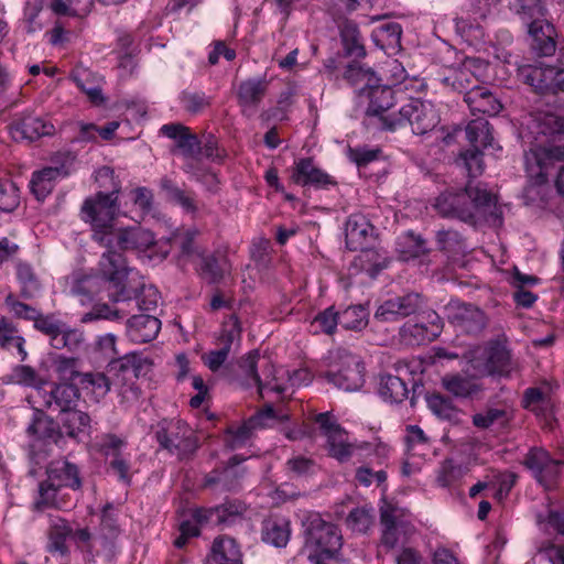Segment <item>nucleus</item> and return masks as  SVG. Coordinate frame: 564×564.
<instances>
[{
	"label": "nucleus",
	"instance_id": "nucleus-1",
	"mask_svg": "<svg viewBox=\"0 0 564 564\" xmlns=\"http://www.w3.org/2000/svg\"><path fill=\"white\" fill-rule=\"evenodd\" d=\"M154 242L153 234L141 227L115 229L112 247L102 253L99 261V273L108 283L107 292L111 302H127L133 299V292L126 285L128 275L126 260L112 248L141 252L150 249Z\"/></svg>",
	"mask_w": 564,
	"mask_h": 564
},
{
	"label": "nucleus",
	"instance_id": "nucleus-2",
	"mask_svg": "<svg viewBox=\"0 0 564 564\" xmlns=\"http://www.w3.org/2000/svg\"><path fill=\"white\" fill-rule=\"evenodd\" d=\"M496 206L495 197L485 188L467 184L459 192L446 191L440 194L433 208L443 217L458 218L466 223H475L485 217Z\"/></svg>",
	"mask_w": 564,
	"mask_h": 564
},
{
	"label": "nucleus",
	"instance_id": "nucleus-3",
	"mask_svg": "<svg viewBox=\"0 0 564 564\" xmlns=\"http://www.w3.org/2000/svg\"><path fill=\"white\" fill-rule=\"evenodd\" d=\"M119 186L110 193L98 192L85 198L80 207V219L90 226L91 238L100 246L110 248L113 242L115 220L119 212Z\"/></svg>",
	"mask_w": 564,
	"mask_h": 564
},
{
	"label": "nucleus",
	"instance_id": "nucleus-4",
	"mask_svg": "<svg viewBox=\"0 0 564 564\" xmlns=\"http://www.w3.org/2000/svg\"><path fill=\"white\" fill-rule=\"evenodd\" d=\"M155 438L161 448L180 459L191 457L199 447L195 431L183 420H162L155 429Z\"/></svg>",
	"mask_w": 564,
	"mask_h": 564
},
{
	"label": "nucleus",
	"instance_id": "nucleus-5",
	"mask_svg": "<svg viewBox=\"0 0 564 564\" xmlns=\"http://www.w3.org/2000/svg\"><path fill=\"white\" fill-rule=\"evenodd\" d=\"M239 369L246 387L257 386L260 394L270 390L282 394L286 386L280 382L276 369L269 358H261L257 350L250 351L241 358Z\"/></svg>",
	"mask_w": 564,
	"mask_h": 564
},
{
	"label": "nucleus",
	"instance_id": "nucleus-6",
	"mask_svg": "<svg viewBox=\"0 0 564 564\" xmlns=\"http://www.w3.org/2000/svg\"><path fill=\"white\" fill-rule=\"evenodd\" d=\"M306 544L314 549L310 556L335 557L343 545L340 530L333 523L326 522L318 513H311L304 522Z\"/></svg>",
	"mask_w": 564,
	"mask_h": 564
},
{
	"label": "nucleus",
	"instance_id": "nucleus-7",
	"mask_svg": "<svg viewBox=\"0 0 564 564\" xmlns=\"http://www.w3.org/2000/svg\"><path fill=\"white\" fill-rule=\"evenodd\" d=\"M438 122L440 116L432 102L410 99L398 110V117L389 122V130L410 124L414 134L423 135L432 131Z\"/></svg>",
	"mask_w": 564,
	"mask_h": 564
},
{
	"label": "nucleus",
	"instance_id": "nucleus-8",
	"mask_svg": "<svg viewBox=\"0 0 564 564\" xmlns=\"http://www.w3.org/2000/svg\"><path fill=\"white\" fill-rule=\"evenodd\" d=\"M143 359L135 352H130L108 364L107 372L111 384L123 397L137 399L139 395L135 380L142 370Z\"/></svg>",
	"mask_w": 564,
	"mask_h": 564
},
{
	"label": "nucleus",
	"instance_id": "nucleus-9",
	"mask_svg": "<svg viewBox=\"0 0 564 564\" xmlns=\"http://www.w3.org/2000/svg\"><path fill=\"white\" fill-rule=\"evenodd\" d=\"M337 369L328 371L326 379L344 391H356L365 382V367L360 357L346 349L336 352Z\"/></svg>",
	"mask_w": 564,
	"mask_h": 564
},
{
	"label": "nucleus",
	"instance_id": "nucleus-10",
	"mask_svg": "<svg viewBox=\"0 0 564 564\" xmlns=\"http://www.w3.org/2000/svg\"><path fill=\"white\" fill-rule=\"evenodd\" d=\"M380 520L382 525L381 544L389 550L406 543L414 532V527L404 518L403 510L398 507L388 505L382 508Z\"/></svg>",
	"mask_w": 564,
	"mask_h": 564
},
{
	"label": "nucleus",
	"instance_id": "nucleus-11",
	"mask_svg": "<svg viewBox=\"0 0 564 564\" xmlns=\"http://www.w3.org/2000/svg\"><path fill=\"white\" fill-rule=\"evenodd\" d=\"M369 105L366 111L370 124L389 130V122L398 117V111H391L394 95L391 87L373 84L368 90Z\"/></svg>",
	"mask_w": 564,
	"mask_h": 564
},
{
	"label": "nucleus",
	"instance_id": "nucleus-12",
	"mask_svg": "<svg viewBox=\"0 0 564 564\" xmlns=\"http://www.w3.org/2000/svg\"><path fill=\"white\" fill-rule=\"evenodd\" d=\"M315 422L327 440L328 453L339 462H346L354 452V445L348 442L346 431L337 423L329 412L319 413Z\"/></svg>",
	"mask_w": 564,
	"mask_h": 564
},
{
	"label": "nucleus",
	"instance_id": "nucleus-13",
	"mask_svg": "<svg viewBox=\"0 0 564 564\" xmlns=\"http://www.w3.org/2000/svg\"><path fill=\"white\" fill-rule=\"evenodd\" d=\"M564 161V145L533 147L524 153L528 175L536 183H544L555 162Z\"/></svg>",
	"mask_w": 564,
	"mask_h": 564
},
{
	"label": "nucleus",
	"instance_id": "nucleus-14",
	"mask_svg": "<svg viewBox=\"0 0 564 564\" xmlns=\"http://www.w3.org/2000/svg\"><path fill=\"white\" fill-rule=\"evenodd\" d=\"M451 324L467 334H477L486 326L485 313L473 304L451 300L444 307Z\"/></svg>",
	"mask_w": 564,
	"mask_h": 564
},
{
	"label": "nucleus",
	"instance_id": "nucleus-15",
	"mask_svg": "<svg viewBox=\"0 0 564 564\" xmlns=\"http://www.w3.org/2000/svg\"><path fill=\"white\" fill-rule=\"evenodd\" d=\"M288 419L285 414H278L272 405H265V408L245 421L239 426H231L227 430V444L231 448H237L246 444L252 433L258 427L272 426L275 422H281Z\"/></svg>",
	"mask_w": 564,
	"mask_h": 564
},
{
	"label": "nucleus",
	"instance_id": "nucleus-16",
	"mask_svg": "<svg viewBox=\"0 0 564 564\" xmlns=\"http://www.w3.org/2000/svg\"><path fill=\"white\" fill-rule=\"evenodd\" d=\"M524 465L546 490L555 486L560 476L561 462L551 458L545 449L531 448L524 458Z\"/></svg>",
	"mask_w": 564,
	"mask_h": 564
},
{
	"label": "nucleus",
	"instance_id": "nucleus-17",
	"mask_svg": "<svg viewBox=\"0 0 564 564\" xmlns=\"http://www.w3.org/2000/svg\"><path fill=\"white\" fill-rule=\"evenodd\" d=\"M422 305V297L417 293H408L403 296L389 299L380 304L375 313L379 322H397L417 312Z\"/></svg>",
	"mask_w": 564,
	"mask_h": 564
},
{
	"label": "nucleus",
	"instance_id": "nucleus-18",
	"mask_svg": "<svg viewBox=\"0 0 564 564\" xmlns=\"http://www.w3.org/2000/svg\"><path fill=\"white\" fill-rule=\"evenodd\" d=\"M198 230L195 228H177L167 238L172 247L176 249V259L180 267L194 263L203 256L204 248L196 242Z\"/></svg>",
	"mask_w": 564,
	"mask_h": 564
},
{
	"label": "nucleus",
	"instance_id": "nucleus-19",
	"mask_svg": "<svg viewBox=\"0 0 564 564\" xmlns=\"http://www.w3.org/2000/svg\"><path fill=\"white\" fill-rule=\"evenodd\" d=\"M291 178L297 185L317 189H327L337 184L332 175L316 166L310 158L300 159L295 162Z\"/></svg>",
	"mask_w": 564,
	"mask_h": 564
},
{
	"label": "nucleus",
	"instance_id": "nucleus-20",
	"mask_svg": "<svg viewBox=\"0 0 564 564\" xmlns=\"http://www.w3.org/2000/svg\"><path fill=\"white\" fill-rule=\"evenodd\" d=\"M269 82L264 78H249L241 82L237 89V102L241 113L252 117L268 93Z\"/></svg>",
	"mask_w": 564,
	"mask_h": 564
},
{
	"label": "nucleus",
	"instance_id": "nucleus-21",
	"mask_svg": "<svg viewBox=\"0 0 564 564\" xmlns=\"http://www.w3.org/2000/svg\"><path fill=\"white\" fill-rule=\"evenodd\" d=\"M375 237V227L362 214L348 217L345 228L346 246L351 251L367 247Z\"/></svg>",
	"mask_w": 564,
	"mask_h": 564
},
{
	"label": "nucleus",
	"instance_id": "nucleus-22",
	"mask_svg": "<svg viewBox=\"0 0 564 564\" xmlns=\"http://www.w3.org/2000/svg\"><path fill=\"white\" fill-rule=\"evenodd\" d=\"M247 507L240 500H226L224 503L209 509L194 510V518L198 522H214L227 524L236 521L246 512Z\"/></svg>",
	"mask_w": 564,
	"mask_h": 564
},
{
	"label": "nucleus",
	"instance_id": "nucleus-23",
	"mask_svg": "<svg viewBox=\"0 0 564 564\" xmlns=\"http://www.w3.org/2000/svg\"><path fill=\"white\" fill-rule=\"evenodd\" d=\"M160 329V319L149 314L134 315L127 322V335L135 344L153 340Z\"/></svg>",
	"mask_w": 564,
	"mask_h": 564
},
{
	"label": "nucleus",
	"instance_id": "nucleus-24",
	"mask_svg": "<svg viewBox=\"0 0 564 564\" xmlns=\"http://www.w3.org/2000/svg\"><path fill=\"white\" fill-rule=\"evenodd\" d=\"M529 33L532 36V48L541 56H551L556 50L554 40L555 29L543 19H534L529 24Z\"/></svg>",
	"mask_w": 564,
	"mask_h": 564
},
{
	"label": "nucleus",
	"instance_id": "nucleus-25",
	"mask_svg": "<svg viewBox=\"0 0 564 564\" xmlns=\"http://www.w3.org/2000/svg\"><path fill=\"white\" fill-rule=\"evenodd\" d=\"M42 397L47 409L65 413L76 406L79 392L73 383H59L48 393L44 392Z\"/></svg>",
	"mask_w": 564,
	"mask_h": 564
},
{
	"label": "nucleus",
	"instance_id": "nucleus-26",
	"mask_svg": "<svg viewBox=\"0 0 564 564\" xmlns=\"http://www.w3.org/2000/svg\"><path fill=\"white\" fill-rule=\"evenodd\" d=\"M161 133L176 141L177 148L183 155L192 159L199 156V140L191 133L189 128L182 123L163 124L160 129Z\"/></svg>",
	"mask_w": 564,
	"mask_h": 564
},
{
	"label": "nucleus",
	"instance_id": "nucleus-27",
	"mask_svg": "<svg viewBox=\"0 0 564 564\" xmlns=\"http://www.w3.org/2000/svg\"><path fill=\"white\" fill-rule=\"evenodd\" d=\"M262 541L275 547L286 546L291 536L290 521L285 517L270 516L261 527Z\"/></svg>",
	"mask_w": 564,
	"mask_h": 564
},
{
	"label": "nucleus",
	"instance_id": "nucleus-28",
	"mask_svg": "<svg viewBox=\"0 0 564 564\" xmlns=\"http://www.w3.org/2000/svg\"><path fill=\"white\" fill-rule=\"evenodd\" d=\"M240 462L241 459L238 460L237 456H234L227 467L221 470H213L206 476L205 486L219 492L235 490L239 486L240 470L238 465Z\"/></svg>",
	"mask_w": 564,
	"mask_h": 564
},
{
	"label": "nucleus",
	"instance_id": "nucleus-29",
	"mask_svg": "<svg viewBox=\"0 0 564 564\" xmlns=\"http://www.w3.org/2000/svg\"><path fill=\"white\" fill-rule=\"evenodd\" d=\"M54 131L55 128L51 122L35 116H28L11 128L12 137L15 140L26 139L32 141L40 137L51 135Z\"/></svg>",
	"mask_w": 564,
	"mask_h": 564
},
{
	"label": "nucleus",
	"instance_id": "nucleus-30",
	"mask_svg": "<svg viewBox=\"0 0 564 564\" xmlns=\"http://www.w3.org/2000/svg\"><path fill=\"white\" fill-rule=\"evenodd\" d=\"M470 111L476 115L496 116L502 108L500 101L486 87H476L467 93V100Z\"/></svg>",
	"mask_w": 564,
	"mask_h": 564
},
{
	"label": "nucleus",
	"instance_id": "nucleus-31",
	"mask_svg": "<svg viewBox=\"0 0 564 564\" xmlns=\"http://www.w3.org/2000/svg\"><path fill=\"white\" fill-rule=\"evenodd\" d=\"M198 264L196 271L202 279L208 283H218L224 276L230 272V264L226 258H217L214 254L203 256L197 259Z\"/></svg>",
	"mask_w": 564,
	"mask_h": 564
},
{
	"label": "nucleus",
	"instance_id": "nucleus-32",
	"mask_svg": "<svg viewBox=\"0 0 564 564\" xmlns=\"http://www.w3.org/2000/svg\"><path fill=\"white\" fill-rule=\"evenodd\" d=\"M66 175L67 171L63 166H50L34 172L30 182L31 191L39 200H42L53 191L55 180Z\"/></svg>",
	"mask_w": 564,
	"mask_h": 564
},
{
	"label": "nucleus",
	"instance_id": "nucleus-33",
	"mask_svg": "<svg viewBox=\"0 0 564 564\" xmlns=\"http://www.w3.org/2000/svg\"><path fill=\"white\" fill-rule=\"evenodd\" d=\"M47 476L61 489L68 487L76 490L82 486L77 467L66 460L53 463L47 470Z\"/></svg>",
	"mask_w": 564,
	"mask_h": 564
},
{
	"label": "nucleus",
	"instance_id": "nucleus-34",
	"mask_svg": "<svg viewBox=\"0 0 564 564\" xmlns=\"http://www.w3.org/2000/svg\"><path fill=\"white\" fill-rule=\"evenodd\" d=\"M213 560L217 564H242V553L236 540L230 536L215 539L212 547Z\"/></svg>",
	"mask_w": 564,
	"mask_h": 564
},
{
	"label": "nucleus",
	"instance_id": "nucleus-35",
	"mask_svg": "<svg viewBox=\"0 0 564 564\" xmlns=\"http://www.w3.org/2000/svg\"><path fill=\"white\" fill-rule=\"evenodd\" d=\"M512 419L511 410L503 406H490L473 415V424L480 430H487L492 426L505 427Z\"/></svg>",
	"mask_w": 564,
	"mask_h": 564
},
{
	"label": "nucleus",
	"instance_id": "nucleus-36",
	"mask_svg": "<svg viewBox=\"0 0 564 564\" xmlns=\"http://www.w3.org/2000/svg\"><path fill=\"white\" fill-rule=\"evenodd\" d=\"M521 79L533 87L540 94H546L550 90L552 76V66H532L523 65L519 68Z\"/></svg>",
	"mask_w": 564,
	"mask_h": 564
},
{
	"label": "nucleus",
	"instance_id": "nucleus-37",
	"mask_svg": "<svg viewBox=\"0 0 564 564\" xmlns=\"http://www.w3.org/2000/svg\"><path fill=\"white\" fill-rule=\"evenodd\" d=\"M360 253L355 258L352 264L356 269L366 272L370 278H376L379 272L388 267V259L377 250L365 247L359 249Z\"/></svg>",
	"mask_w": 564,
	"mask_h": 564
},
{
	"label": "nucleus",
	"instance_id": "nucleus-38",
	"mask_svg": "<svg viewBox=\"0 0 564 564\" xmlns=\"http://www.w3.org/2000/svg\"><path fill=\"white\" fill-rule=\"evenodd\" d=\"M379 394L388 402L401 403L408 399L409 388L400 377L387 373L380 377Z\"/></svg>",
	"mask_w": 564,
	"mask_h": 564
},
{
	"label": "nucleus",
	"instance_id": "nucleus-39",
	"mask_svg": "<svg viewBox=\"0 0 564 564\" xmlns=\"http://www.w3.org/2000/svg\"><path fill=\"white\" fill-rule=\"evenodd\" d=\"M340 39L347 56L356 58L366 56L364 41L356 23L346 21L340 28Z\"/></svg>",
	"mask_w": 564,
	"mask_h": 564
},
{
	"label": "nucleus",
	"instance_id": "nucleus-40",
	"mask_svg": "<svg viewBox=\"0 0 564 564\" xmlns=\"http://www.w3.org/2000/svg\"><path fill=\"white\" fill-rule=\"evenodd\" d=\"M397 251L401 260L409 261L425 256L429 248L421 236L408 231L398 238Z\"/></svg>",
	"mask_w": 564,
	"mask_h": 564
},
{
	"label": "nucleus",
	"instance_id": "nucleus-41",
	"mask_svg": "<svg viewBox=\"0 0 564 564\" xmlns=\"http://www.w3.org/2000/svg\"><path fill=\"white\" fill-rule=\"evenodd\" d=\"M343 78L354 87H360L362 91L368 90L379 79L371 68H365L357 62L349 63L344 73Z\"/></svg>",
	"mask_w": 564,
	"mask_h": 564
},
{
	"label": "nucleus",
	"instance_id": "nucleus-42",
	"mask_svg": "<svg viewBox=\"0 0 564 564\" xmlns=\"http://www.w3.org/2000/svg\"><path fill=\"white\" fill-rule=\"evenodd\" d=\"M466 137L474 149L494 148L490 124L484 118L474 119L467 124Z\"/></svg>",
	"mask_w": 564,
	"mask_h": 564
},
{
	"label": "nucleus",
	"instance_id": "nucleus-43",
	"mask_svg": "<svg viewBox=\"0 0 564 564\" xmlns=\"http://www.w3.org/2000/svg\"><path fill=\"white\" fill-rule=\"evenodd\" d=\"M442 386L446 391L458 398H467L480 391V387L475 380L459 375L443 377Z\"/></svg>",
	"mask_w": 564,
	"mask_h": 564
},
{
	"label": "nucleus",
	"instance_id": "nucleus-44",
	"mask_svg": "<svg viewBox=\"0 0 564 564\" xmlns=\"http://www.w3.org/2000/svg\"><path fill=\"white\" fill-rule=\"evenodd\" d=\"M369 313L362 305H351L339 312V325L347 330H362L368 325Z\"/></svg>",
	"mask_w": 564,
	"mask_h": 564
},
{
	"label": "nucleus",
	"instance_id": "nucleus-45",
	"mask_svg": "<svg viewBox=\"0 0 564 564\" xmlns=\"http://www.w3.org/2000/svg\"><path fill=\"white\" fill-rule=\"evenodd\" d=\"M400 337L406 345L419 346L435 339V333L427 329L424 322L405 323L400 328Z\"/></svg>",
	"mask_w": 564,
	"mask_h": 564
},
{
	"label": "nucleus",
	"instance_id": "nucleus-46",
	"mask_svg": "<svg viewBox=\"0 0 564 564\" xmlns=\"http://www.w3.org/2000/svg\"><path fill=\"white\" fill-rule=\"evenodd\" d=\"M70 534L72 528L67 521L64 519L54 520L50 529V542L47 545L48 552L66 554L68 552L66 540Z\"/></svg>",
	"mask_w": 564,
	"mask_h": 564
},
{
	"label": "nucleus",
	"instance_id": "nucleus-47",
	"mask_svg": "<svg viewBox=\"0 0 564 564\" xmlns=\"http://www.w3.org/2000/svg\"><path fill=\"white\" fill-rule=\"evenodd\" d=\"M17 276L21 284V295L24 299H33L39 294L41 284L29 263H17Z\"/></svg>",
	"mask_w": 564,
	"mask_h": 564
},
{
	"label": "nucleus",
	"instance_id": "nucleus-48",
	"mask_svg": "<svg viewBox=\"0 0 564 564\" xmlns=\"http://www.w3.org/2000/svg\"><path fill=\"white\" fill-rule=\"evenodd\" d=\"M467 473V469L452 459H445L436 470V484L442 488H447L459 481Z\"/></svg>",
	"mask_w": 564,
	"mask_h": 564
},
{
	"label": "nucleus",
	"instance_id": "nucleus-49",
	"mask_svg": "<svg viewBox=\"0 0 564 564\" xmlns=\"http://www.w3.org/2000/svg\"><path fill=\"white\" fill-rule=\"evenodd\" d=\"M486 357L487 362L485 369L488 373L502 375L509 371L510 355L505 347L500 345L489 347L486 352Z\"/></svg>",
	"mask_w": 564,
	"mask_h": 564
},
{
	"label": "nucleus",
	"instance_id": "nucleus-50",
	"mask_svg": "<svg viewBox=\"0 0 564 564\" xmlns=\"http://www.w3.org/2000/svg\"><path fill=\"white\" fill-rule=\"evenodd\" d=\"M3 383L22 384L37 389V393L42 394L40 386L42 380L37 377L35 370L25 365L15 366L12 371L2 378Z\"/></svg>",
	"mask_w": 564,
	"mask_h": 564
},
{
	"label": "nucleus",
	"instance_id": "nucleus-51",
	"mask_svg": "<svg viewBox=\"0 0 564 564\" xmlns=\"http://www.w3.org/2000/svg\"><path fill=\"white\" fill-rule=\"evenodd\" d=\"M78 383L84 390H88L97 398H104L112 386L108 375L102 372H85L80 376Z\"/></svg>",
	"mask_w": 564,
	"mask_h": 564
},
{
	"label": "nucleus",
	"instance_id": "nucleus-52",
	"mask_svg": "<svg viewBox=\"0 0 564 564\" xmlns=\"http://www.w3.org/2000/svg\"><path fill=\"white\" fill-rule=\"evenodd\" d=\"M26 432L30 436L39 440H54L58 435L55 423L43 413H36L33 421L28 426Z\"/></svg>",
	"mask_w": 564,
	"mask_h": 564
},
{
	"label": "nucleus",
	"instance_id": "nucleus-53",
	"mask_svg": "<svg viewBox=\"0 0 564 564\" xmlns=\"http://www.w3.org/2000/svg\"><path fill=\"white\" fill-rule=\"evenodd\" d=\"M54 369L58 379L64 383H72L76 380L78 381L83 375L78 370V359L74 357H65L63 355H59L54 359Z\"/></svg>",
	"mask_w": 564,
	"mask_h": 564
},
{
	"label": "nucleus",
	"instance_id": "nucleus-54",
	"mask_svg": "<svg viewBox=\"0 0 564 564\" xmlns=\"http://www.w3.org/2000/svg\"><path fill=\"white\" fill-rule=\"evenodd\" d=\"M21 193L17 184L0 178V212L12 213L20 205Z\"/></svg>",
	"mask_w": 564,
	"mask_h": 564
},
{
	"label": "nucleus",
	"instance_id": "nucleus-55",
	"mask_svg": "<svg viewBox=\"0 0 564 564\" xmlns=\"http://www.w3.org/2000/svg\"><path fill=\"white\" fill-rule=\"evenodd\" d=\"M59 487L56 486L48 477L46 480L39 485V498L34 501L36 510H44L46 508H61L57 501V494Z\"/></svg>",
	"mask_w": 564,
	"mask_h": 564
},
{
	"label": "nucleus",
	"instance_id": "nucleus-56",
	"mask_svg": "<svg viewBox=\"0 0 564 564\" xmlns=\"http://www.w3.org/2000/svg\"><path fill=\"white\" fill-rule=\"evenodd\" d=\"M238 335L239 330L226 332V334L223 337L225 341L224 347L217 350L209 351L203 357L206 366L212 371L218 370L220 366L227 360L232 340Z\"/></svg>",
	"mask_w": 564,
	"mask_h": 564
},
{
	"label": "nucleus",
	"instance_id": "nucleus-57",
	"mask_svg": "<svg viewBox=\"0 0 564 564\" xmlns=\"http://www.w3.org/2000/svg\"><path fill=\"white\" fill-rule=\"evenodd\" d=\"M17 333L18 330L11 322L6 317L0 318V346L10 348L14 345L22 355V359H24L26 357V351L23 348L24 340Z\"/></svg>",
	"mask_w": 564,
	"mask_h": 564
},
{
	"label": "nucleus",
	"instance_id": "nucleus-58",
	"mask_svg": "<svg viewBox=\"0 0 564 564\" xmlns=\"http://www.w3.org/2000/svg\"><path fill=\"white\" fill-rule=\"evenodd\" d=\"M426 401L429 409L440 419L451 421L457 417L458 410L449 399L441 394H432L426 398Z\"/></svg>",
	"mask_w": 564,
	"mask_h": 564
},
{
	"label": "nucleus",
	"instance_id": "nucleus-59",
	"mask_svg": "<svg viewBox=\"0 0 564 564\" xmlns=\"http://www.w3.org/2000/svg\"><path fill=\"white\" fill-rule=\"evenodd\" d=\"M63 423L68 430L70 436H76L79 433H85L90 429V417L87 413L72 409L64 413Z\"/></svg>",
	"mask_w": 564,
	"mask_h": 564
},
{
	"label": "nucleus",
	"instance_id": "nucleus-60",
	"mask_svg": "<svg viewBox=\"0 0 564 564\" xmlns=\"http://www.w3.org/2000/svg\"><path fill=\"white\" fill-rule=\"evenodd\" d=\"M346 522L351 531L366 533L373 523L371 509L365 507L352 509L349 512Z\"/></svg>",
	"mask_w": 564,
	"mask_h": 564
},
{
	"label": "nucleus",
	"instance_id": "nucleus-61",
	"mask_svg": "<svg viewBox=\"0 0 564 564\" xmlns=\"http://www.w3.org/2000/svg\"><path fill=\"white\" fill-rule=\"evenodd\" d=\"M440 249L448 253H460L465 251V242L462 235L456 230H440L436 235Z\"/></svg>",
	"mask_w": 564,
	"mask_h": 564
},
{
	"label": "nucleus",
	"instance_id": "nucleus-62",
	"mask_svg": "<svg viewBox=\"0 0 564 564\" xmlns=\"http://www.w3.org/2000/svg\"><path fill=\"white\" fill-rule=\"evenodd\" d=\"M180 101L186 111L196 115L209 107L212 99L203 91L185 90L180 95Z\"/></svg>",
	"mask_w": 564,
	"mask_h": 564
},
{
	"label": "nucleus",
	"instance_id": "nucleus-63",
	"mask_svg": "<svg viewBox=\"0 0 564 564\" xmlns=\"http://www.w3.org/2000/svg\"><path fill=\"white\" fill-rule=\"evenodd\" d=\"M478 83V78L473 74L466 64L463 68L455 72L452 78V87L458 93L464 94V100H467L468 91L476 87H480Z\"/></svg>",
	"mask_w": 564,
	"mask_h": 564
},
{
	"label": "nucleus",
	"instance_id": "nucleus-64",
	"mask_svg": "<svg viewBox=\"0 0 564 564\" xmlns=\"http://www.w3.org/2000/svg\"><path fill=\"white\" fill-rule=\"evenodd\" d=\"M458 162L466 169L469 177H477L484 172L482 153L479 149L462 152Z\"/></svg>",
	"mask_w": 564,
	"mask_h": 564
}]
</instances>
